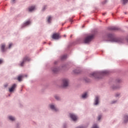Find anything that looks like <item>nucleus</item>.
<instances>
[{
  "mask_svg": "<svg viewBox=\"0 0 128 128\" xmlns=\"http://www.w3.org/2000/svg\"><path fill=\"white\" fill-rule=\"evenodd\" d=\"M108 40H106V42H116V44H124V38L116 37L114 34H109L107 35Z\"/></svg>",
  "mask_w": 128,
  "mask_h": 128,
  "instance_id": "nucleus-1",
  "label": "nucleus"
},
{
  "mask_svg": "<svg viewBox=\"0 0 128 128\" xmlns=\"http://www.w3.org/2000/svg\"><path fill=\"white\" fill-rule=\"evenodd\" d=\"M108 74V71L104 70L101 72H95L93 73L90 74V76H93L94 78H97L98 80H100L104 76H106Z\"/></svg>",
  "mask_w": 128,
  "mask_h": 128,
  "instance_id": "nucleus-2",
  "label": "nucleus"
},
{
  "mask_svg": "<svg viewBox=\"0 0 128 128\" xmlns=\"http://www.w3.org/2000/svg\"><path fill=\"white\" fill-rule=\"evenodd\" d=\"M122 82V80L120 78H118L115 80V84H116V85H113L112 86V90H120V86L118 84H120Z\"/></svg>",
  "mask_w": 128,
  "mask_h": 128,
  "instance_id": "nucleus-3",
  "label": "nucleus"
},
{
  "mask_svg": "<svg viewBox=\"0 0 128 128\" xmlns=\"http://www.w3.org/2000/svg\"><path fill=\"white\" fill-rule=\"evenodd\" d=\"M94 34L87 36L84 40V44H90V42L94 40Z\"/></svg>",
  "mask_w": 128,
  "mask_h": 128,
  "instance_id": "nucleus-4",
  "label": "nucleus"
},
{
  "mask_svg": "<svg viewBox=\"0 0 128 128\" xmlns=\"http://www.w3.org/2000/svg\"><path fill=\"white\" fill-rule=\"evenodd\" d=\"M49 108L51 110H52L53 112H60V110L56 107V105L54 103L50 104Z\"/></svg>",
  "mask_w": 128,
  "mask_h": 128,
  "instance_id": "nucleus-5",
  "label": "nucleus"
},
{
  "mask_svg": "<svg viewBox=\"0 0 128 128\" xmlns=\"http://www.w3.org/2000/svg\"><path fill=\"white\" fill-rule=\"evenodd\" d=\"M70 80H68V79H66V78H64L62 80V88H68V82H69Z\"/></svg>",
  "mask_w": 128,
  "mask_h": 128,
  "instance_id": "nucleus-6",
  "label": "nucleus"
},
{
  "mask_svg": "<svg viewBox=\"0 0 128 128\" xmlns=\"http://www.w3.org/2000/svg\"><path fill=\"white\" fill-rule=\"evenodd\" d=\"M30 58H28V56H25L24 58H23L22 61L20 62V66H23L25 62H30Z\"/></svg>",
  "mask_w": 128,
  "mask_h": 128,
  "instance_id": "nucleus-7",
  "label": "nucleus"
},
{
  "mask_svg": "<svg viewBox=\"0 0 128 128\" xmlns=\"http://www.w3.org/2000/svg\"><path fill=\"white\" fill-rule=\"evenodd\" d=\"M70 118L72 120L73 122H76L78 120V117L76 116L72 113H70Z\"/></svg>",
  "mask_w": 128,
  "mask_h": 128,
  "instance_id": "nucleus-8",
  "label": "nucleus"
},
{
  "mask_svg": "<svg viewBox=\"0 0 128 128\" xmlns=\"http://www.w3.org/2000/svg\"><path fill=\"white\" fill-rule=\"evenodd\" d=\"M60 38H61L60 36V34L58 33H54L52 36V38H53V40H60Z\"/></svg>",
  "mask_w": 128,
  "mask_h": 128,
  "instance_id": "nucleus-9",
  "label": "nucleus"
},
{
  "mask_svg": "<svg viewBox=\"0 0 128 128\" xmlns=\"http://www.w3.org/2000/svg\"><path fill=\"white\" fill-rule=\"evenodd\" d=\"M52 70L54 74H58L60 70V68L58 66H54L52 68Z\"/></svg>",
  "mask_w": 128,
  "mask_h": 128,
  "instance_id": "nucleus-10",
  "label": "nucleus"
},
{
  "mask_svg": "<svg viewBox=\"0 0 128 128\" xmlns=\"http://www.w3.org/2000/svg\"><path fill=\"white\" fill-rule=\"evenodd\" d=\"M100 104V96H96L94 100V105L98 106Z\"/></svg>",
  "mask_w": 128,
  "mask_h": 128,
  "instance_id": "nucleus-11",
  "label": "nucleus"
},
{
  "mask_svg": "<svg viewBox=\"0 0 128 128\" xmlns=\"http://www.w3.org/2000/svg\"><path fill=\"white\" fill-rule=\"evenodd\" d=\"M88 96H89L88 92H85L82 94L81 98H82V100H86V98H88Z\"/></svg>",
  "mask_w": 128,
  "mask_h": 128,
  "instance_id": "nucleus-12",
  "label": "nucleus"
},
{
  "mask_svg": "<svg viewBox=\"0 0 128 128\" xmlns=\"http://www.w3.org/2000/svg\"><path fill=\"white\" fill-rule=\"evenodd\" d=\"M108 30H120V28H118V27L116 26H111L108 27Z\"/></svg>",
  "mask_w": 128,
  "mask_h": 128,
  "instance_id": "nucleus-13",
  "label": "nucleus"
},
{
  "mask_svg": "<svg viewBox=\"0 0 128 128\" xmlns=\"http://www.w3.org/2000/svg\"><path fill=\"white\" fill-rule=\"evenodd\" d=\"M16 88V84H13V85L12 86V87L9 88L10 92H14Z\"/></svg>",
  "mask_w": 128,
  "mask_h": 128,
  "instance_id": "nucleus-14",
  "label": "nucleus"
},
{
  "mask_svg": "<svg viewBox=\"0 0 128 128\" xmlns=\"http://www.w3.org/2000/svg\"><path fill=\"white\" fill-rule=\"evenodd\" d=\"M124 124H128V114H124Z\"/></svg>",
  "mask_w": 128,
  "mask_h": 128,
  "instance_id": "nucleus-15",
  "label": "nucleus"
},
{
  "mask_svg": "<svg viewBox=\"0 0 128 128\" xmlns=\"http://www.w3.org/2000/svg\"><path fill=\"white\" fill-rule=\"evenodd\" d=\"M8 119L9 120H10V122L16 121V118L12 116H8Z\"/></svg>",
  "mask_w": 128,
  "mask_h": 128,
  "instance_id": "nucleus-16",
  "label": "nucleus"
},
{
  "mask_svg": "<svg viewBox=\"0 0 128 128\" xmlns=\"http://www.w3.org/2000/svg\"><path fill=\"white\" fill-rule=\"evenodd\" d=\"M30 24V21L28 20L24 22V24L22 26V28H24L26 26H28Z\"/></svg>",
  "mask_w": 128,
  "mask_h": 128,
  "instance_id": "nucleus-17",
  "label": "nucleus"
},
{
  "mask_svg": "<svg viewBox=\"0 0 128 128\" xmlns=\"http://www.w3.org/2000/svg\"><path fill=\"white\" fill-rule=\"evenodd\" d=\"M1 52H6V45L4 44H2Z\"/></svg>",
  "mask_w": 128,
  "mask_h": 128,
  "instance_id": "nucleus-18",
  "label": "nucleus"
},
{
  "mask_svg": "<svg viewBox=\"0 0 128 128\" xmlns=\"http://www.w3.org/2000/svg\"><path fill=\"white\" fill-rule=\"evenodd\" d=\"M54 98L55 100H58V102H60V100H62V98H60V97L58 95H55L54 96Z\"/></svg>",
  "mask_w": 128,
  "mask_h": 128,
  "instance_id": "nucleus-19",
  "label": "nucleus"
},
{
  "mask_svg": "<svg viewBox=\"0 0 128 128\" xmlns=\"http://www.w3.org/2000/svg\"><path fill=\"white\" fill-rule=\"evenodd\" d=\"M52 16H48V18H47V22L48 24H52Z\"/></svg>",
  "mask_w": 128,
  "mask_h": 128,
  "instance_id": "nucleus-20",
  "label": "nucleus"
},
{
  "mask_svg": "<svg viewBox=\"0 0 128 128\" xmlns=\"http://www.w3.org/2000/svg\"><path fill=\"white\" fill-rule=\"evenodd\" d=\"M36 7L34 6H32L28 8V12H32L33 10H34Z\"/></svg>",
  "mask_w": 128,
  "mask_h": 128,
  "instance_id": "nucleus-21",
  "label": "nucleus"
},
{
  "mask_svg": "<svg viewBox=\"0 0 128 128\" xmlns=\"http://www.w3.org/2000/svg\"><path fill=\"white\" fill-rule=\"evenodd\" d=\"M24 78V76L22 75H20L18 76L17 80H18V82H22V80Z\"/></svg>",
  "mask_w": 128,
  "mask_h": 128,
  "instance_id": "nucleus-22",
  "label": "nucleus"
},
{
  "mask_svg": "<svg viewBox=\"0 0 128 128\" xmlns=\"http://www.w3.org/2000/svg\"><path fill=\"white\" fill-rule=\"evenodd\" d=\"M84 80L85 82H90V80L88 78H84Z\"/></svg>",
  "mask_w": 128,
  "mask_h": 128,
  "instance_id": "nucleus-23",
  "label": "nucleus"
},
{
  "mask_svg": "<svg viewBox=\"0 0 128 128\" xmlns=\"http://www.w3.org/2000/svg\"><path fill=\"white\" fill-rule=\"evenodd\" d=\"M46 8H48V5H44L43 8L42 9V12H44V10H46Z\"/></svg>",
  "mask_w": 128,
  "mask_h": 128,
  "instance_id": "nucleus-24",
  "label": "nucleus"
},
{
  "mask_svg": "<svg viewBox=\"0 0 128 128\" xmlns=\"http://www.w3.org/2000/svg\"><path fill=\"white\" fill-rule=\"evenodd\" d=\"M73 72H74V74H80V70L76 69L73 70Z\"/></svg>",
  "mask_w": 128,
  "mask_h": 128,
  "instance_id": "nucleus-25",
  "label": "nucleus"
},
{
  "mask_svg": "<svg viewBox=\"0 0 128 128\" xmlns=\"http://www.w3.org/2000/svg\"><path fill=\"white\" fill-rule=\"evenodd\" d=\"M122 5L126 6V4L128 2V0H122Z\"/></svg>",
  "mask_w": 128,
  "mask_h": 128,
  "instance_id": "nucleus-26",
  "label": "nucleus"
},
{
  "mask_svg": "<svg viewBox=\"0 0 128 128\" xmlns=\"http://www.w3.org/2000/svg\"><path fill=\"white\" fill-rule=\"evenodd\" d=\"M66 56H67L66 55H64L62 56H61V60H66Z\"/></svg>",
  "mask_w": 128,
  "mask_h": 128,
  "instance_id": "nucleus-27",
  "label": "nucleus"
},
{
  "mask_svg": "<svg viewBox=\"0 0 128 128\" xmlns=\"http://www.w3.org/2000/svg\"><path fill=\"white\" fill-rule=\"evenodd\" d=\"M82 38H78L76 40L77 44H80L82 42Z\"/></svg>",
  "mask_w": 128,
  "mask_h": 128,
  "instance_id": "nucleus-28",
  "label": "nucleus"
},
{
  "mask_svg": "<svg viewBox=\"0 0 128 128\" xmlns=\"http://www.w3.org/2000/svg\"><path fill=\"white\" fill-rule=\"evenodd\" d=\"M102 114L98 115L97 118L98 120H100V118H102Z\"/></svg>",
  "mask_w": 128,
  "mask_h": 128,
  "instance_id": "nucleus-29",
  "label": "nucleus"
},
{
  "mask_svg": "<svg viewBox=\"0 0 128 128\" xmlns=\"http://www.w3.org/2000/svg\"><path fill=\"white\" fill-rule=\"evenodd\" d=\"M116 102H118V100H113L112 101L110 102L111 104H116Z\"/></svg>",
  "mask_w": 128,
  "mask_h": 128,
  "instance_id": "nucleus-30",
  "label": "nucleus"
},
{
  "mask_svg": "<svg viewBox=\"0 0 128 128\" xmlns=\"http://www.w3.org/2000/svg\"><path fill=\"white\" fill-rule=\"evenodd\" d=\"M16 128H20V123H17L16 124Z\"/></svg>",
  "mask_w": 128,
  "mask_h": 128,
  "instance_id": "nucleus-31",
  "label": "nucleus"
},
{
  "mask_svg": "<svg viewBox=\"0 0 128 128\" xmlns=\"http://www.w3.org/2000/svg\"><path fill=\"white\" fill-rule=\"evenodd\" d=\"M108 2V0H105L104 1L102 2V4H107Z\"/></svg>",
  "mask_w": 128,
  "mask_h": 128,
  "instance_id": "nucleus-32",
  "label": "nucleus"
},
{
  "mask_svg": "<svg viewBox=\"0 0 128 128\" xmlns=\"http://www.w3.org/2000/svg\"><path fill=\"white\" fill-rule=\"evenodd\" d=\"M76 128H86V126H80L76 127Z\"/></svg>",
  "mask_w": 128,
  "mask_h": 128,
  "instance_id": "nucleus-33",
  "label": "nucleus"
},
{
  "mask_svg": "<svg viewBox=\"0 0 128 128\" xmlns=\"http://www.w3.org/2000/svg\"><path fill=\"white\" fill-rule=\"evenodd\" d=\"M120 96V94L117 93L116 94L115 96L116 98H118V96Z\"/></svg>",
  "mask_w": 128,
  "mask_h": 128,
  "instance_id": "nucleus-34",
  "label": "nucleus"
},
{
  "mask_svg": "<svg viewBox=\"0 0 128 128\" xmlns=\"http://www.w3.org/2000/svg\"><path fill=\"white\" fill-rule=\"evenodd\" d=\"M63 128H68V125L64 123V124H63Z\"/></svg>",
  "mask_w": 128,
  "mask_h": 128,
  "instance_id": "nucleus-35",
  "label": "nucleus"
},
{
  "mask_svg": "<svg viewBox=\"0 0 128 128\" xmlns=\"http://www.w3.org/2000/svg\"><path fill=\"white\" fill-rule=\"evenodd\" d=\"M68 20H69V22H71V24H72V22H74V20L72 18H69Z\"/></svg>",
  "mask_w": 128,
  "mask_h": 128,
  "instance_id": "nucleus-36",
  "label": "nucleus"
},
{
  "mask_svg": "<svg viewBox=\"0 0 128 128\" xmlns=\"http://www.w3.org/2000/svg\"><path fill=\"white\" fill-rule=\"evenodd\" d=\"M8 84H4V88H8Z\"/></svg>",
  "mask_w": 128,
  "mask_h": 128,
  "instance_id": "nucleus-37",
  "label": "nucleus"
},
{
  "mask_svg": "<svg viewBox=\"0 0 128 128\" xmlns=\"http://www.w3.org/2000/svg\"><path fill=\"white\" fill-rule=\"evenodd\" d=\"M16 2V0H11L12 4H14V2Z\"/></svg>",
  "mask_w": 128,
  "mask_h": 128,
  "instance_id": "nucleus-38",
  "label": "nucleus"
},
{
  "mask_svg": "<svg viewBox=\"0 0 128 128\" xmlns=\"http://www.w3.org/2000/svg\"><path fill=\"white\" fill-rule=\"evenodd\" d=\"M126 40L128 42V35L126 37Z\"/></svg>",
  "mask_w": 128,
  "mask_h": 128,
  "instance_id": "nucleus-39",
  "label": "nucleus"
},
{
  "mask_svg": "<svg viewBox=\"0 0 128 128\" xmlns=\"http://www.w3.org/2000/svg\"><path fill=\"white\" fill-rule=\"evenodd\" d=\"M92 128H98V126L96 125L93 126Z\"/></svg>",
  "mask_w": 128,
  "mask_h": 128,
  "instance_id": "nucleus-40",
  "label": "nucleus"
},
{
  "mask_svg": "<svg viewBox=\"0 0 128 128\" xmlns=\"http://www.w3.org/2000/svg\"><path fill=\"white\" fill-rule=\"evenodd\" d=\"M12 44H9V46H8L9 48H12Z\"/></svg>",
  "mask_w": 128,
  "mask_h": 128,
  "instance_id": "nucleus-41",
  "label": "nucleus"
},
{
  "mask_svg": "<svg viewBox=\"0 0 128 128\" xmlns=\"http://www.w3.org/2000/svg\"><path fill=\"white\" fill-rule=\"evenodd\" d=\"M66 22H68V20H66L64 23H62V26H64V24H66Z\"/></svg>",
  "mask_w": 128,
  "mask_h": 128,
  "instance_id": "nucleus-42",
  "label": "nucleus"
},
{
  "mask_svg": "<svg viewBox=\"0 0 128 128\" xmlns=\"http://www.w3.org/2000/svg\"><path fill=\"white\" fill-rule=\"evenodd\" d=\"M2 64V59L0 60V64Z\"/></svg>",
  "mask_w": 128,
  "mask_h": 128,
  "instance_id": "nucleus-43",
  "label": "nucleus"
},
{
  "mask_svg": "<svg viewBox=\"0 0 128 128\" xmlns=\"http://www.w3.org/2000/svg\"><path fill=\"white\" fill-rule=\"evenodd\" d=\"M58 64V62L56 61L55 62H54V64Z\"/></svg>",
  "mask_w": 128,
  "mask_h": 128,
  "instance_id": "nucleus-44",
  "label": "nucleus"
},
{
  "mask_svg": "<svg viewBox=\"0 0 128 128\" xmlns=\"http://www.w3.org/2000/svg\"><path fill=\"white\" fill-rule=\"evenodd\" d=\"M106 13H104L102 14L103 16H104Z\"/></svg>",
  "mask_w": 128,
  "mask_h": 128,
  "instance_id": "nucleus-45",
  "label": "nucleus"
},
{
  "mask_svg": "<svg viewBox=\"0 0 128 128\" xmlns=\"http://www.w3.org/2000/svg\"><path fill=\"white\" fill-rule=\"evenodd\" d=\"M64 36L66 37V35L64 34Z\"/></svg>",
  "mask_w": 128,
  "mask_h": 128,
  "instance_id": "nucleus-46",
  "label": "nucleus"
},
{
  "mask_svg": "<svg viewBox=\"0 0 128 128\" xmlns=\"http://www.w3.org/2000/svg\"><path fill=\"white\" fill-rule=\"evenodd\" d=\"M124 14H126V12H124Z\"/></svg>",
  "mask_w": 128,
  "mask_h": 128,
  "instance_id": "nucleus-47",
  "label": "nucleus"
},
{
  "mask_svg": "<svg viewBox=\"0 0 128 128\" xmlns=\"http://www.w3.org/2000/svg\"><path fill=\"white\" fill-rule=\"evenodd\" d=\"M24 76H26H26H28L27 75H25Z\"/></svg>",
  "mask_w": 128,
  "mask_h": 128,
  "instance_id": "nucleus-48",
  "label": "nucleus"
},
{
  "mask_svg": "<svg viewBox=\"0 0 128 128\" xmlns=\"http://www.w3.org/2000/svg\"><path fill=\"white\" fill-rule=\"evenodd\" d=\"M68 48H70V46H68Z\"/></svg>",
  "mask_w": 128,
  "mask_h": 128,
  "instance_id": "nucleus-49",
  "label": "nucleus"
},
{
  "mask_svg": "<svg viewBox=\"0 0 128 128\" xmlns=\"http://www.w3.org/2000/svg\"><path fill=\"white\" fill-rule=\"evenodd\" d=\"M82 28H84V26H82Z\"/></svg>",
  "mask_w": 128,
  "mask_h": 128,
  "instance_id": "nucleus-50",
  "label": "nucleus"
},
{
  "mask_svg": "<svg viewBox=\"0 0 128 128\" xmlns=\"http://www.w3.org/2000/svg\"><path fill=\"white\" fill-rule=\"evenodd\" d=\"M44 44H46V42H44Z\"/></svg>",
  "mask_w": 128,
  "mask_h": 128,
  "instance_id": "nucleus-51",
  "label": "nucleus"
},
{
  "mask_svg": "<svg viewBox=\"0 0 128 128\" xmlns=\"http://www.w3.org/2000/svg\"><path fill=\"white\" fill-rule=\"evenodd\" d=\"M72 35H71V36H70V38H72Z\"/></svg>",
  "mask_w": 128,
  "mask_h": 128,
  "instance_id": "nucleus-52",
  "label": "nucleus"
},
{
  "mask_svg": "<svg viewBox=\"0 0 128 128\" xmlns=\"http://www.w3.org/2000/svg\"><path fill=\"white\" fill-rule=\"evenodd\" d=\"M8 96H10V94H9Z\"/></svg>",
  "mask_w": 128,
  "mask_h": 128,
  "instance_id": "nucleus-53",
  "label": "nucleus"
},
{
  "mask_svg": "<svg viewBox=\"0 0 128 128\" xmlns=\"http://www.w3.org/2000/svg\"><path fill=\"white\" fill-rule=\"evenodd\" d=\"M112 16H114V14H112Z\"/></svg>",
  "mask_w": 128,
  "mask_h": 128,
  "instance_id": "nucleus-54",
  "label": "nucleus"
},
{
  "mask_svg": "<svg viewBox=\"0 0 128 128\" xmlns=\"http://www.w3.org/2000/svg\"><path fill=\"white\" fill-rule=\"evenodd\" d=\"M49 44H50V42L49 43Z\"/></svg>",
  "mask_w": 128,
  "mask_h": 128,
  "instance_id": "nucleus-55",
  "label": "nucleus"
}]
</instances>
